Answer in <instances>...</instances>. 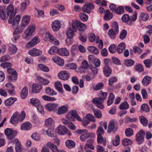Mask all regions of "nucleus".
I'll list each match as a JSON object with an SVG mask.
<instances>
[{
  "label": "nucleus",
  "mask_w": 152,
  "mask_h": 152,
  "mask_svg": "<svg viewBox=\"0 0 152 152\" xmlns=\"http://www.w3.org/2000/svg\"><path fill=\"white\" fill-rule=\"evenodd\" d=\"M20 17L19 15H17L15 18H12L11 20L9 21V23H12V27L14 29H17L19 28L18 32L19 33L22 32L24 28L27 26L30 20V16L26 15L23 16L22 18L20 26L18 28L19 22L20 21Z\"/></svg>",
  "instance_id": "f257e3e1"
},
{
  "label": "nucleus",
  "mask_w": 152,
  "mask_h": 152,
  "mask_svg": "<svg viewBox=\"0 0 152 152\" xmlns=\"http://www.w3.org/2000/svg\"><path fill=\"white\" fill-rule=\"evenodd\" d=\"M72 31L74 33L77 29L80 31H83L86 28V26L77 20H73L72 21Z\"/></svg>",
  "instance_id": "f03ea898"
},
{
  "label": "nucleus",
  "mask_w": 152,
  "mask_h": 152,
  "mask_svg": "<svg viewBox=\"0 0 152 152\" xmlns=\"http://www.w3.org/2000/svg\"><path fill=\"white\" fill-rule=\"evenodd\" d=\"M76 132L78 134H81L80 136V140L83 142H85L87 139L91 137L92 133H89L86 129H78Z\"/></svg>",
  "instance_id": "7ed1b4c3"
},
{
  "label": "nucleus",
  "mask_w": 152,
  "mask_h": 152,
  "mask_svg": "<svg viewBox=\"0 0 152 152\" xmlns=\"http://www.w3.org/2000/svg\"><path fill=\"white\" fill-rule=\"evenodd\" d=\"M100 96L99 98H94L92 99V102L96 104V106L100 109H103L104 105L103 103L104 102V92H101Z\"/></svg>",
  "instance_id": "20e7f679"
},
{
  "label": "nucleus",
  "mask_w": 152,
  "mask_h": 152,
  "mask_svg": "<svg viewBox=\"0 0 152 152\" xmlns=\"http://www.w3.org/2000/svg\"><path fill=\"white\" fill-rule=\"evenodd\" d=\"M34 24L30 25L26 30L23 35V38L27 40L29 39L30 36L32 34L35 29Z\"/></svg>",
  "instance_id": "39448f33"
},
{
  "label": "nucleus",
  "mask_w": 152,
  "mask_h": 152,
  "mask_svg": "<svg viewBox=\"0 0 152 152\" xmlns=\"http://www.w3.org/2000/svg\"><path fill=\"white\" fill-rule=\"evenodd\" d=\"M7 15V16L10 15L9 21H10L12 20V18H14L16 14V11L14 10V7L12 4L8 5L6 10Z\"/></svg>",
  "instance_id": "423d86ee"
},
{
  "label": "nucleus",
  "mask_w": 152,
  "mask_h": 152,
  "mask_svg": "<svg viewBox=\"0 0 152 152\" xmlns=\"http://www.w3.org/2000/svg\"><path fill=\"white\" fill-rule=\"evenodd\" d=\"M118 127L117 121L114 120H111L108 125L107 132L110 133L112 131L115 132L118 129Z\"/></svg>",
  "instance_id": "0eeeda50"
},
{
  "label": "nucleus",
  "mask_w": 152,
  "mask_h": 152,
  "mask_svg": "<svg viewBox=\"0 0 152 152\" xmlns=\"http://www.w3.org/2000/svg\"><path fill=\"white\" fill-rule=\"evenodd\" d=\"M4 132L7 138L10 140H12L17 134V132L16 131L9 128L5 129Z\"/></svg>",
  "instance_id": "6e6552de"
},
{
  "label": "nucleus",
  "mask_w": 152,
  "mask_h": 152,
  "mask_svg": "<svg viewBox=\"0 0 152 152\" xmlns=\"http://www.w3.org/2000/svg\"><path fill=\"white\" fill-rule=\"evenodd\" d=\"M145 134V131L141 129L136 134V140L138 142V144H141L143 142Z\"/></svg>",
  "instance_id": "1a4fd4ad"
},
{
  "label": "nucleus",
  "mask_w": 152,
  "mask_h": 152,
  "mask_svg": "<svg viewBox=\"0 0 152 152\" xmlns=\"http://www.w3.org/2000/svg\"><path fill=\"white\" fill-rule=\"evenodd\" d=\"M66 34L68 36V38L66 40V43L68 45H70L72 42V39L74 35V33L72 31V29L71 28H69L67 30Z\"/></svg>",
  "instance_id": "9d476101"
},
{
  "label": "nucleus",
  "mask_w": 152,
  "mask_h": 152,
  "mask_svg": "<svg viewBox=\"0 0 152 152\" xmlns=\"http://www.w3.org/2000/svg\"><path fill=\"white\" fill-rule=\"evenodd\" d=\"M59 78L64 80H68L70 74L67 71H63L60 72L58 74Z\"/></svg>",
  "instance_id": "9b49d317"
},
{
  "label": "nucleus",
  "mask_w": 152,
  "mask_h": 152,
  "mask_svg": "<svg viewBox=\"0 0 152 152\" xmlns=\"http://www.w3.org/2000/svg\"><path fill=\"white\" fill-rule=\"evenodd\" d=\"M72 116L75 118L77 120L79 121H81V118L79 117L78 114L75 110H72L71 113L68 114L66 115V117L70 120H72Z\"/></svg>",
  "instance_id": "f8f14e48"
},
{
  "label": "nucleus",
  "mask_w": 152,
  "mask_h": 152,
  "mask_svg": "<svg viewBox=\"0 0 152 152\" xmlns=\"http://www.w3.org/2000/svg\"><path fill=\"white\" fill-rule=\"evenodd\" d=\"M56 130L58 134L60 135H65L68 133L69 131L65 126L61 125L59 126Z\"/></svg>",
  "instance_id": "ddd939ff"
},
{
  "label": "nucleus",
  "mask_w": 152,
  "mask_h": 152,
  "mask_svg": "<svg viewBox=\"0 0 152 152\" xmlns=\"http://www.w3.org/2000/svg\"><path fill=\"white\" fill-rule=\"evenodd\" d=\"M94 8L93 4L91 3H89L84 5L82 7V10L84 12L89 13L91 10Z\"/></svg>",
  "instance_id": "4468645a"
},
{
  "label": "nucleus",
  "mask_w": 152,
  "mask_h": 152,
  "mask_svg": "<svg viewBox=\"0 0 152 152\" xmlns=\"http://www.w3.org/2000/svg\"><path fill=\"white\" fill-rule=\"evenodd\" d=\"M40 42V39L37 36L35 37L32 39L26 45V47L30 48L34 46Z\"/></svg>",
  "instance_id": "2eb2a0df"
},
{
  "label": "nucleus",
  "mask_w": 152,
  "mask_h": 152,
  "mask_svg": "<svg viewBox=\"0 0 152 152\" xmlns=\"http://www.w3.org/2000/svg\"><path fill=\"white\" fill-rule=\"evenodd\" d=\"M18 116V112H16L14 113L10 119V123L13 124L18 123L19 122Z\"/></svg>",
  "instance_id": "dca6fc26"
},
{
  "label": "nucleus",
  "mask_w": 152,
  "mask_h": 152,
  "mask_svg": "<svg viewBox=\"0 0 152 152\" xmlns=\"http://www.w3.org/2000/svg\"><path fill=\"white\" fill-rule=\"evenodd\" d=\"M126 45L124 42H122L119 44L117 46V51L118 53H121L123 52L125 49Z\"/></svg>",
  "instance_id": "f3484780"
},
{
  "label": "nucleus",
  "mask_w": 152,
  "mask_h": 152,
  "mask_svg": "<svg viewBox=\"0 0 152 152\" xmlns=\"http://www.w3.org/2000/svg\"><path fill=\"white\" fill-rule=\"evenodd\" d=\"M28 53L32 56H38L42 54V51L33 48L28 52Z\"/></svg>",
  "instance_id": "a211bd4d"
},
{
  "label": "nucleus",
  "mask_w": 152,
  "mask_h": 152,
  "mask_svg": "<svg viewBox=\"0 0 152 152\" xmlns=\"http://www.w3.org/2000/svg\"><path fill=\"white\" fill-rule=\"evenodd\" d=\"M58 105L57 104H48L45 105V107L48 111H51L56 109Z\"/></svg>",
  "instance_id": "6ab92c4d"
},
{
  "label": "nucleus",
  "mask_w": 152,
  "mask_h": 152,
  "mask_svg": "<svg viewBox=\"0 0 152 152\" xmlns=\"http://www.w3.org/2000/svg\"><path fill=\"white\" fill-rule=\"evenodd\" d=\"M60 27V23L58 21L55 20L52 23V28L53 30L54 31H58Z\"/></svg>",
  "instance_id": "aec40b11"
},
{
  "label": "nucleus",
  "mask_w": 152,
  "mask_h": 152,
  "mask_svg": "<svg viewBox=\"0 0 152 152\" xmlns=\"http://www.w3.org/2000/svg\"><path fill=\"white\" fill-rule=\"evenodd\" d=\"M68 110L66 105H64L58 107L57 114L59 115L66 113Z\"/></svg>",
  "instance_id": "412c9836"
},
{
  "label": "nucleus",
  "mask_w": 152,
  "mask_h": 152,
  "mask_svg": "<svg viewBox=\"0 0 152 152\" xmlns=\"http://www.w3.org/2000/svg\"><path fill=\"white\" fill-rule=\"evenodd\" d=\"M58 54L63 56H66L69 54V51L65 48L58 49Z\"/></svg>",
  "instance_id": "4be33fe9"
},
{
  "label": "nucleus",
  "mask_w": 152,
  "mask_h": 152,
  "mask_svg": "<svg viewBox=\"0 0 152 152\" xmlns=\"http://www.w3.org/2000/svg\"><path fill=\"white\" fill-rule=\"evenodd\" d=\"M32 127V125L29 122H26L21 125L20 129L22 130H29Z\"/></svg>",
  "instance_id": "5701e85b"
},
{
  "label": "nucleus",
  "mask_w": 152,
  "mask_h": 152,
  "mask_svg": "<svg viewBox=\"0 0 152 152\" xmlns=\"http://www.w3.org/2000/svg\"><path fill=\"white\" fill-rule=\"evenodd\" d=\"M47 33H48V37L50 38V42L52 44L56 45H59V42L57 39H55L49 32Z\"/></svg>",
  "instance_id": "b1692460"
},
{
  "label": "nucleus",
  "mask_w": 152,
  "mask_h": 152,
  "mask_svg": "<svg viewBox=\"0 0 152 152\" xmlns=\"http://www.w3.org/2000/svg\"><path fill=\"white\" fill-rule=\"evenodd\" d=\"M42 87L39 84H33L32 87V92L34 93H37L42 89Z\"/></svg>",
  "instance_id": "393cba45"
},
{
  "label": "nucleus",
  "mask_w": 152,
  "mask_h": 152,
  "mask_svg": "<svg viewBox=\"0 0 152 152\" xmlns=\"http://www.w3.org/2000/svg\"><path fill=\"white\" fill-rule=\"evenodd\" d=\"M54 62L60 66H63L64 64V61L63 60L58 57H55L52 58Z\"/></svg>",
  "instance_id": "a878e982"
},
{
  "label": "nucleus",
  "mask_w": 152,
  "mask_h": 152,
  "mask_svg": "<svg viewBox=\"0 0 152 152\" xmlns=\"http://www.w3.org/2000/svg\"><path fill=\"white\" fill-rule=\"evenodd\" d=\"M93 141L92 139H89L86 142L84 146V149L90 148L92 149H94V147L93 145Z\"/></svg>",
  "instance_id": "bb28decb"
},
{
  "label": "nucleus",
  "mask_w": 152,
  "mask_h": 152,
  "mask_svg": "<svg viewBox=\"0 0 152 152\" xmlns=\"http://www.w3.org/2000/svg\"><path fill=\"white\" fill-rule=\"evenodd\" d=\"M6 17L5 8L4 7L0 6V18L4 20H5Z\"/></svg>",
  "instance_id": "cd10ccee"
},
{
  "label": "nucleus",
  "mask_w": 152,
  "mask_h": 152,
  "mask_svg": "<svg viewBox=\"0 0 152 152\" xmlns=\"http://www.w3.org/2000/svg\"><path fill=\"white\" fill-rule=\"evenodd\" d=\"M16 100V98L11 97L5 100L4 104L6 106H9L12 105Z\"/></svg>",
  "instance_id": "c85d7f7f"
},
{
  "label": "nucleus",
  "mask_w": 152,
  "mask_h": 152,
  "mask_svg": "<svg viewBox=\"0 0 152 152\" xmlns=\"http://www.w3.org/2000/svg\"><path fill=\"white\" fill-rule=\"evenodd\" d=\"M151 77L148 76H146L144 77L142 81V83L144 85L147 86L151 83Z\"/></svg>",
  "instance_id": "c756f323"
},
{
  "label": "nucleus",
  "mask_w": 152,
  "mask_h": 152,
  "mask_svg": "<svg viewBox=\"0 0 152 152\" xmlns=\"http://www.w3.org/2000/svg\"><path fill=\"white\" fill-rule=\"evenodd\" d=\"M28 94V88L27 87L25 86L22 90L20 93V96L22 98L25 99Z\"/></svg>",
  "instance_id": "7c9ffc66"
},
{
  "label": "nucleus",
  "mask_w": 152,
  "mask_h": 152,
  "mask_svg": "<svg viewBox=\"0 0 152 152\" xmlns=\"http://www.w3.org/2000/svg\"><path fill=\"white\" fill-rule=\"evenodd\" d=\"M45 91L46 94L50 96L56 95L57 93L53 89H51L49 87H47L45 88Z\"/></svg>",
  "instance_id": "2f4dec72"
},
{
  "label": "nucleus",
  "mask_w": 152,
  "mask_h": 152,
  "mask_svg": "<svg viewBox=\"0 0 152 152\" xmlns=\"http://www.w3.org/2000/svg\"><path fill=\"white\" fill-rule=\"evenodd\" d=\"M66 146L69 148H73L75 147V143L71 140H67L65 142Z\"/></svg>",
  "instance_id": "473e14b6"
},
{
  "label": "nucleus",
  "mask_w": 152,
  "mask_h": 152,
  "mask_svg": "<svg viewBox=\"0 0 152 152\" xmlns=\"http://www.w3.org/2000/svg\"><path fill=\"white\" fill-rule=\"evenodd\" d=\"M9 50L11 54L15 53L17 50L16 46L13 44L10 43L9 45Z\"/></svg>",
  "instance_id": "72a5a7b5"
},
{
  "label": "nucleus",
  "mask_w": 152,
  "mask_h": 152,
  "mask_svg": "<svg viewBox=\"0 0 152 152\" xmlns=\"http://www.w3.org/2000/svg\"><path fill=\"white\" fill-rule=\"evenodd\" d=\"M7 72L11 75H13V77L15 80L17 78V75L16 72L12 68H9L7 69Z\"/></svg>",
  "instance_id": "f704fd0d"
},
{
  "label": "nucleus",
  "mask_w": 152,
  "mask_h": 152,
  "mask_svg": "<svg viewBox=\"0 0 152 152\" xmlns=\"http://www.w3.org/2000/svg\"><path fill=\"white\" fill-rule=\"evenodd\" d=\"M139 18L140 20L145 21H147L148 19L149 16L148 14L146 13L142 12L140 15Z\"/></svg>",
  "instance_id": "c9c22d12"
},
{
  "label": "nucleus",
  "mask_w": 152,
  "mask_h": 152,
  "mask_svg": "<svg viewBox=\"0 0 152 152\" xmlns=\"http://www.w3.org/2000/svg\"><path fill=\"white\" fill-rule=\"evenodd\" d=\"M55 88L58 91L63 92V88L61 83L59 81H57L55 82Z\"/></svg>",
  "instance_id": "e433bc0d"
},
{
  "label": "nucleus",
  "mask_w": 152,
  "mask_h": 152,
  "mask_svg": "<svg viewBox=\"0 0 152 152\" xmlns=\"http://www.w3.org/2000/svg\"><path fill=\"white\" fill-rule=\"evenodd\" d=\"M113 17V14L110 12L109 10H107L105 11V20H111Z\"/></svg>",
  "instance_id": "4c0bfd02"
},
{
  "label": "nucleus",
  "mask_w": 152,
  "mask_h": 152,
  "mask_svg": "<svg viewBox=\"0 0 152 152\" xmlns=\"http://www.w3.org/2000/svg\"><path fill=\"white\" fill-rule=\"evenodd\" d=\"M134 69L135 71L140 73L144 71V68L141 64H138L135 66Z\"/></svg>",
  "instance_id": "58836bf2"
},
{
  "label": "nucleus",
  "mask_w": 152,
  "mask_h": 152,
  "mask_svg": "<svg viewBox=\"0 0 152 152\" xmlns=\"http://www.w3.org/2000/svg\"><path fill=\"white\" fill-rule=\"evenodd\" d=\"M87 49L89 51L95 54H97L99 53V51L97 48L94 46H89L88 47Z\"/></svg>",
  "instance_id": "ea45409f"
},
{
  "label": "nucleus",
  "mask_w": 152,
  "mask_h": 152,
  "mask_svg": "<svg viewBox=\"0 0 152 152\" xmlns=\"http://www.w3.org/2000/svg\"><path fill=\"white\" fill-rule=\"evenodd\" d=\"M58 49L55 46H52L51 47L48 51V53L51 55H54L56 53L58 54Z\"/></svg>",
  "instance_id": "a19ab883"
},
{
  "label": "nucleus",
  "mask_w": 152,
  "mask_h": 152,
  "mask_svg": "<svg viewBox=\"0 0 152 152\" xmlns=\"http://www.w3.org/2000/svg\"><path fill=\"white\" fill-rule=\"evenodd\" d=\"M88 66V64L87 61L85 60H83L82 63V65L80 69V72H84L83 69H85L87 68Z\"/></svg>",
  "instance_id": "79ce46f5"
},
{
  "label": "nucleus",
  "mask_w": 152,
  "mask_h": 152,
  "mask_svg": "<svg viewBox=\"0 0 152 152\" xmlns=\"http://www.w3.org/2000/svg\"><path fill=\"white\" fill-rule=\"evenodd\" d=\"M140 123L143 126H146L147 125L148 121L146 118L143 116H140L139 117Z\"/></svg>",
  "instance_id": "37998d69"
},
{
  "label": "nucleus",
  "mask_w": 152,
  "mask_h": 152,
  "mask_svg": "<svg viewBox=\"0 0 152 152\" xmlns=\"http://www.w3.org/2000/svg\"><path fill=\"white\" fill-rule=\"evenodd\" d=\"M45 124L48 127H50L54 124V121L51 118H48L45 121Z\"/></svg>",
  "instance_id": "c03bdc74"
},
{
  "label": "nucleus",
  "mask_w": 152,
  "mask_h": 152,
  "mask_svg": "<svg viewBox=\"0 0 152 152\" xmlns=\"http://www.w3.org/2000/svg\"><path fill=\"white\" fill-rule=\"evenodd\" d=\"M143 63L145 66L148 68H150L152 65V62L151 59L148 58L143 61Z\"/></svg>",
  "instance_id": "a18cd8bd"
},
{
  "label": "nucleus",
  "mask_w": 152,
  "mask_h": 152,
  "mask_svg": "<svg viewBox=\"0 0 152 152\" xmlns=\"http://www.w3.org/2000/svg\"><path fill=\"white\" fill-rule=\"evenodd\" d=\"M122 143L123 145L126 146L132 144V141L129 139L124 138L122 140Z\"/></svg>",
  "instance_id": "49530a36"
},
{
  "label": "nucleus",
  "mask_w": 152,
  "mask_h": 152,
  "mask_svg": "<svg viewBox=\"0 0 152 152\" xmlns=\"http://www.w3.org/2000/svg\"><path fill=\"white\" fill-rule=\"evenodd\" d=\"M117 34L115 33L113 29H112L109 30L108 33V36L112 39H115L116 37L115 35Z\"/></svg>",
  "instance_id": "de8ad7c7"
},
{
  "label": "nucleus",
  "mask_w": 152,
  "mask_h": 152,
  "mask_svg": "<svg viewBox=\"0 0 152 152\" xmlns=\"http://www.w3.org/2000/svg\"><path fill=\"white\" fill-rule=\"evenodd\" d=\"M37 79L42 84L44 85H48L50 82L49 80L44 79L41 77H38Z\"/></svg>",
  "instance_id": "09e8293b"
},
{
  "label": "nucleus",
  "mask_w": 152,
  "mask_h": 152,
  "mask_svg": "<svg viewBox=\"0 0 152 152\" xmlns=\"http://www.w3.org/2000/svg\"><path fill=\"white\" fill-rule=\"evenodd\" d=\"M134 63V61L131 59H127L124 60V64L127 66H131Z\"/></svg>",
  "instance_id": "8fccbe9b"
},
{
  "label": "nucleus",
  "mask_w": 152,
  "mask_h": 152,
  "mask_svg": "<svg viewBox=\"0 0 152 152\" xmlns=\"http://www.w3.org/2000/svg\"><path fill=\"white\" fill-rule=\"evenodd\" d=\"M115 99V96L113 93H110L109 97L108 100L107 102V104L108 106L110 105L113 102Z\"/></svg>",
  "instance_id": "3c124183"
},
{
  "label": "nucleus",
  "mask_w": 152,
  "mask_h": 152,
  "mask_svg": "<svg viewBox=\"0 0 152 152\" xmlns=\"http://www.w3.org/2000/svg\"><path fill=\"white\" fill-rule=\"evenodd\" d=\"M30 101L31 104L35 107L38 106L40 103L39 99L35 98L31 99Z\"/></svg>",
  "instance_id": "603ef678"
},
{
  "label": "nucleus",
  "mask_w": 152,
  "mask_h": 152,
  "mask_svg": "<svg viewBox=\"0 0 152 152\" xmlns=\"http://www.w3.org/2000/svg\"><path fill=\"white\" fill-rule=\"evenodd\" d=\"M124 12V7L123 6H121L117 7L115 12L117 14L120 15L123 14Z\"/></svg>",
  "instance_id": "864d4df0"
},
{
  "label": "nucleus",
  "mask_w": 152,
  "mask_h": 152,
  "mask_svg": "<svg viewBox=\"0 0 152 152\" xmlns=\"http://www.w3.org/2000/svg\"><path fill=\"white\" fill-rule=\"evenodd\" d=\"M112 72L111 68L108 65L105 66V76L109 77L111 75Z\"/></svg>",
  "instance_id": "5fc2aeb1"
},
{
  "label": "nucleus",
  "mask_w": 152,
  "mask_h": 152,
  "mask_svg": "<svg viewBox=\"0 0 152 152\" xmlns=\"http://www.w3.org/2000/svg\"><path fill=\"white\" fill-rule=\"evenodd\" d=\"M104 86V84L102 83H99L96 84L93 87V89L94 90L97 91L102 89Z\"/></svg>",
  "instance_id": "6e6d98bb"
},
{
  "label": "nucleus",
  "mask_w": 152,
  "mask_h": 152,
  "mask_svg": "<svg viewBox=\"0 0 152 152\" xmlns=\"http://www.w3.org/2000/svg\"><path fill=\"white\" fill-rule=\"evenodd\" d=\"M78 51L77 45H74L72 46L71 49V52L72 56H75L77 54Z\"/></svg>",
  "instance_id": "4d7b16f0"
},
{
  "label": "nucleus",
  "mask_w": 152,
  "mask_h": 152,
  "mask_svg": "<svg viewBox=\"0 0 152 152\" xmlns=\"http://www.w3.org/2000/svg\"><path fill=\"white\" fill-rule=\"evenodd\" d=\"M65 67L67 69H76L77 68V65L75 64L72 63L66 65Z\"/></svg>",
  "instance_id": "13d9d810"
},
{
  "label": "nucleus",
  "mask_w": 152,
  "mask_h": 152,
  "mask_svg": "<svg viewBox=\"0 0 152 152\" xmlns=\"http://www.w3.org/2000/svg\"><path fill=\"white\" fill-rule=\"evenodd\" d=\"M93 111L95 116L98 118H100L102 116V114L101 111L98 109H93Z\"/></svg>",
  "instance_id": "bf43d9fd"
},
{
  "label": "nucleus",
  "mask_w": 152,
  "mask_h": 152,
  "mask_svg": "<svg viewBox=\"0 0 152 152\" xmlns=\"http://www.w3.org/2000/svg\"><path fill=\"white\" fill-rule=\"evenodd\" d=\"M120 137L118 135L115 136V138L113 140V144L114 146H117L120 143Z\"/></svg>",
  "instance_id": "052dcab7"
},
{
  "label": "nucleus",
  "mask_w": 152,
  "mask_h": 152,
  "mask_svg": "<svg viewBox=\"0 0 152 152\" xmlns=\"http://www.w3.org/2000/svg\"><path fill=\"white\" fill-rule=\"evenodd\" d=\"M18 118L19 121H22L26 116V113L24 111H22L20 113L18 112Z\"/></svg>",
  "instance_id": "680f3d73"
},
{
  "label": "nucleus",
  "mask_w": 152,
  "mask_h": 152,
  "mask_svg": "<svg viewBox=\"0 0 152 152\" xmlns=\"http://www.w3.org/2000/svg\"><path fill=\"white\" fill-rule=\"evenodd\" d=\"M112 26L113 28L112 29H114L116 33H118L119 32V26L118 23L116 21L114 22Z\"/></svg>",
  "instance_id": "e2e57ef3"
},
{
  "label": "nucleus",
  "mask_w": 152,
  "mask_h": 152,
  "mask_svg": "<svg viewBox=\"0 0 152 152\" xmlns=\"http://www.w3.org/2000/svg\"><path fill=\"white\" fill-rule=\"evenodd\" d=\"M129 107V105L126 102H124L122 103L119 106V108L121 109H126Z\"/></svg>",
  "instance_id": "0e129e2a"
},
{
  "label": "nucleus",
  "mask_w": 152,
  "mask_h": 152,
  "mask_svg": "<svg viewBox=\"0 0 152 152\" xmlns=\"http://www.w3.org/2000/svg\"><path fill=\"white\" fill-rule=\"evenodd\" d=\"M127 34V31L125 30H123L120 33L119 38L123 40L125 38Z\"/></svg>",
  "instance_id": "69168bd1"
},
{
  "label": "nucleus",
  "mask_w": 152,
  "mask_h": 152,
  "mask_svg": "<svg viewBox=\"0 0 152 152\" xmlns=\"http://www.w3.org/2000/svg\"><path fill=\"white\" fill-rule=\"evenodd\" d=\"M80 19L84 22L88 20V16L84 13H81L79 15Z\"/></svg>",
  "instance_id": "338daca9"
},
{
  "label": "nucleus",
  "mask_w": 152,
  "mask_h": 152,
  "mask_svg": "<svg viewBox=\"0 0 152 152\" xmlns=\"http://www.w3.org/2000/svg\"><path fill=\"white\" fill-rule=\"evenodd\" d=\"M117 46L115 44L111 45L109 48V51L111 53H115L117 50Z\"/></svg>",
  "instance_id": "774afa93"
}]
</instances>
